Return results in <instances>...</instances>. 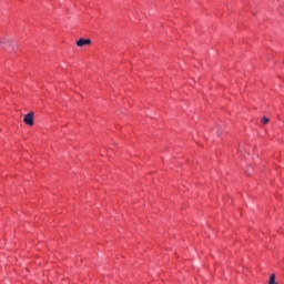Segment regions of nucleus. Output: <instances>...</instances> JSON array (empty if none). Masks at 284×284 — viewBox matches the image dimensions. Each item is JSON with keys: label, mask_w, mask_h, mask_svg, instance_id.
Returning a JSON list of instances; mask_svg holds the SVG:
<instances>
[{"label": "nucleus", "mask_w": 284, "mask_h": 284, "mask_svg": "<svg viewBox=\"0 0 284 284\" xmlns=\"http://www.w3.org/2000/svg\"><path fill=\"white\" fill-rule=\"evenodd\" d=\"M23 123L32 128V125H34V112H29L28 114H26L23 118Z\"/></svg>", "instance_id": "1"}, {"label": "nucleus", "mask_w": 284, "mask_h": 284, "mask_svg": "<svg viewBox=\"0 0 284 284\" xmlns=\"http://www.w3.org/2000/svg\"><path fill=\"white\" fill-rule=\"evenodd\" d=\"M8 43H10V40H8L6 38L0 39V45H6Z\"/></svg>", "instance_id": "4"}, {"label": "nucleus", "mask_w": 284, "mask_h": 284, "mask_svg": "<svg viewBox=\"0 0 284 284\" xmlns=\"http://www.w3.org/2000/svg\"><path fill=\"white\" fill-rule=\"evenodd\" d=\"M268 284H278V283H276V275H275V274H272V275L270 276Z\"/></svg>", "instance_id": "3"}, {"label": "nucleus", "mask_w": 284, "mask_h": 284, "mask_svg": "<svg viewBox=\"0 0 284 284\" xmlns=\"http://www.w3.org/2000/svg\"><path fill=\"white\" fill-rule=\"evenodd\" d=\"M75 43L78 48H83L84 45H92V40L81 38Z\"/></svg>", "instance_id": "2"}, {"label": "nucleus", "mask_w": 284, "mask_h": 284, "mask_svg": "<svg viewBox=\"0 0 284 284\" xmlns=\"http://www.w3.org/2000/svg\"><path fill=\"white\" fill-rule=\"evenodd\" d=\"M262 123L263 125H267V123H270V119L266 116L262 118Z\"/></svg>", "instance_id": "5"}]
</instances>
